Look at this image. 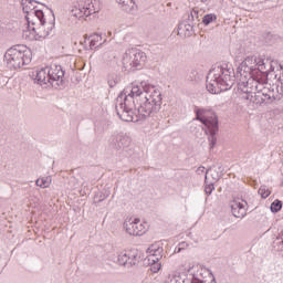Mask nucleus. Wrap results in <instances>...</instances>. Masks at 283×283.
I'll return each mask as SVG.
<instances>
[{
	"mask_svg": "<svg viewBox=\"0 0 283 283\" xmlns=\"http://www.w3.org/2000/svg\"><path fill=\"white\" fill-rule=\"evenodd\" d=\"M163 106V93L155 85L142 82L139 86H133L130 92H122L115 104L117 116L125 123H134L149 118L151 114L160 112Z\"/></svg>",
	"mask_w": 283,
	"mask_h": 283,
	"instance_id": "1",
	"label": "nucleus"
},
{
	"mask_svg": "<svg viewBox=\"0 0 283 283\" xmlns=\"http://www.w3.org/2000/svg\"><path fill=\"white\" fill-rule=\"evenodd\" d=\"M206 83L210 94L227 92L235 83V71L229 64L217 65L209 71Z\"/></svg>",
	"mask_w": 283,
	"mask_h": 283,
	"instance_id": "2",
	"label": "nucleus"
},
{
	"mask_svg": "<svg viewBox=\"0 0 283 283\" xmlns=\"http://www.w3.org/2000/svg\"><path fill=\"white\" fill-rule=\"evenodd\" d=\"M34 83L42 87H65V71L62 65L53 64L51 66L42 67L33 74Z\"/></svg>",
	"mask_w": 283,
	"mask_h": 283,
	"instance_id": "3",
	"label": "nucleus"
},
{
	"mask_svg": "<svg viewBox=\"0 0 283 283\" xmlns=\"http://www.w3.org/2000/svg\"><path fill=\"white\" fill-rule=\"evenodd\" d=\"M196 120H199L207 127L206 134H208V140L210 146V151L216 147L218 143V116L211 109L195 107Z\"/></svg>",
	"mask_w": 283,
	"mask_h": 283,
	"instance_id": "4",
	"label": "nucleus"
},
{
	"mask_svg": "<svg viewBox=\"0 0 283 283\" xmlns=\"http://www.w3.org/2000/svg\"><path fill=\"white\" fill-rule=\"evenodd\" d=\"M4 61L10 70H19L32 61V52L25 45H15L4 54Z\"/></svg>",
	"mask_w": 283,
	"mask_h": 283,
	"instance_id": "5",
	"label": "nucleus"
},
{
	"mask_svg": "<svg viewBox=\"0 0 283 283\" xmlns=\"http://www.w3.org/2000/svg\"><path fill=\"white\" fill-rule=\"evenodd\" d=\"M36 3H41L38 0H22V10L27 14L25 19L28 23L32 25H45V13L41 9H36Z\"/></svg>",
	"mask_w": 283,
	"mask_h": 283,
	"instance_id": "6",
	"label": "nucleus"
},
{
	"mask_svg": "<svg viewBox=\"0 0 283 283\" xmlns=\"http://www.w3.org/2000/svg\"><path fill=\"white\" fill-rule=\"evenodd\" d=\"M255 67H258V59L248 56L237 67L234 76L239 80L255 81Z\"/></svg>",
	"mask_w": 283,
	"mask_h": 283,
	"instance_id": "7",
	"label": "nucleus"
},
{
	"mask_svg": "<svg viewBox=\"0 0 283 283\" xmlns=\"http://www.w3.org/2000/svg\"><path fill=\"white\" fill-rule=\"evenodd\" d=\"M146 61L147 55L145 52L137 49H132L126 51L123 59V65L127 70H142Z\"/></svg>",
	"mask_w": 283,
	"mask_h": 283,
	"instance_id": "8",
	"label": "nucleus"
},
{
	"mask_svg": "<svg viewBox=\"0 0 283 283\" xmlns=\"http://www.w3.org/2000/svg\"><path fill=\"white\" fill-rule=\"evenodd\" d=\"M34 25L36 24L28 22V28L22 33L23 39H27V41H39V39H46V36H50L52 30H54V23H52L51 27L48 28V30H45L43 24L39 23V28Z\"/></svg>",
	"mask_w": 283,
	"mask_h": 283,
	"instance_id": "9",
	"label": "nucleus"
},
{
	"mask_svg": "<svg viewBox=\"0 0 283 283\" xmlns=\"http://www.w3.org/2000/svg\"><path fill=\"white\" fill-rule=\"evenodd\" d=\"M132 145V138L127 136L125 133H118L117 135L113 136L111 140V147L113 149H116V151H120L126 156V158H129L133 156L134 150L129 148Z\"/></svg>",
	"mask_w": 283,
	"mask_h": 283,
	"instance_id": "10",
	"label": "nucleus"
},
{
	"mask_svg": "<svg viewBox=\"0 0 283 283\" xmlns=\"http://www.w3.org/2000/svg\"><path fill=\"white\" fill-rule=\"evenodd\" d=\"M264 70H266L264 60H256V66H254L255 90H258V85H266L269 83V71Z\"/></svg>",
	"mask_w": 283,
	"mask_h": 283,
	"instance_id": "11",
	"label": "nucleus"
},
{
	"mask_svg": "<svg viewBox=\"0 0 283 283\" xmlns=\"http://www.w3.org/2000/svg\"><path fill=\"white\" fill-rule=\"evenodd\" d=\"M124 229L129 235H143L147 229L139 219H129L124 222Z\"/></svg>",
	"mask_w": 283,
	"mask_h": 283,
	"instance_id": "12",
	"label": "nucleus"
},
{
	"mask_svg": "<svg viewBox=\"0 0 283 283\" xmlns=\"http://www.w3.org/2000/svg\"><path fill=\"white\" fill-rule=\"evenodd\" d=\"M239 90L243 94H253V92H260V87L255 88V81L253 80H239Z\"/></svg>",
	"mask_w": 283,
	"mask_h": 283,
	"instance_id": "13",
	"label": "nucleus"
},
{
	"mask_svg": "<svg viewBox=\"0 0 283 283\" xmlns=\"http://www.w3.org/2000/svg\"><path fill=\"white\" fill-rule=\"evenodd\" d=\"M231 211L234 218H244V216H247V209H244V205L238 201H232Z\"/></svg>",
	"mask_w": 283,
	"mask_h": 283,
	"instance_id": "14",
	"label": "nucleus"
},
{
	"mask_svg": "<svg viewBox=\"0 0 283 283\" xmlns=\"http://www.w3.org/2000/svg\"><path fill=\"white\" fill-rule=\"evenodd\" d=\"M126 255L128 259V269L138 264V260H140V252L138 251V249L127 250Z\"/></svg>",
	"mask_w": 283,
	"mask_h": 283,
	"instance_id": "15",
	"label": "nucleus"
},
{
	"mask_svg": "<svg viewBox=\"0 0 283 283\" xmlns=\"http://www.w3.org/2000/svg\"><path fill=\"white\" fill-rule=\"evenodd\" d=\"M71 15L75 19H83V17H90V10H86L85 4H78L71 10Z\"/></svg>",
	"mask_w": 283,
	"mask_h": 283,
	"instance_id": "16",
	"label": "nucleus"
},
{
	"mask_svg": "<svg viewBox=\"0 0 283 283\" xmlns=\"http://www.w3.org/2000/svg\"><path fill=\"white\" fill-rule=\"evenodd\" d=\"M90 41V48H95V50H98L103 43H105V40L103 41V36L98 33H93L88 36ZM103 41V43H101ZM99 43V44H98Z\"/></svg>",
	"mask_w": 283,
	"mask_h": 283,
	"instance_id": "17",
	"label": "nucleus"
},
{
	"mask_svg": "<svg viewBox=\"0 0 283 283\" xmlns=\"http://www.w3.org/2000/svg\"><path fill=\"white\" fill-rule=\"evenodd\" d=\"M124 12H134L136 2L134 0H116Z\"/></svg>",
	"mask_w": 283,
	"mask_h": 283,
	"instance_id": "18",
	"label": "nucleus"
},
{
	"mask_svg": "<svg viewBox=\"0 0 283 283\" xmlns=\"http://www.w3.org/2000/svg\"><path fill=\"white\" fill-rule=\"evenodd\" d=\"M111 126H112V120L101 119L95 124V132H97V134H103V132H107V129H109Z\"/></svg>",
	"mask_w": 283,
	"mask_h": 283,
	"instance_id": "19",
	"label": "nucleus"
},
{
	"mask_svg": "<svg viewBox=\"0 0 283 283\" xmlns=\"http://www.w3.org/2000/svg\"><path fill=\"white\" fill-rule=\"evenodd\" d=\"M178 34H184L185 36H191L193 34V25L188 23H180L178 25Z\"/></svg>",
	"mask_w": 283,
	"mask_h": 283,
	"instance_id": "20",
	"label": "nucleus"
},
{
	"mask_svg": "<svg viewBox=\"0 0 283 283\" xmlns=\"http://www.w3.org/2000/svg\"><path fill=\"white\" fill-rule=\"evenodd\" d=\"M216 21H218L216 13H208L202 18L203 25H210V23H216Z\"/></svg>",
	"mask_w": 283,
	"mask_h": 283,
	"instance_id": "21",
	"label": "nucleus"
},
{
	"mask_svg": "<svg viewBox=\"0 0 283 283\" xmlns=\"http://www.w3.org/2000/svg\"><path fill=\"white\" fill-rule=\"evenodd\" d=\"M117 262L118 264H120V266H127L129 269V261L127 259V251L122 252L118 258H117Z\"/></svg>",
	"mask_w": 283,
	"mask_h": 283,
	"instance_id": "22",
	"label": "nucleus"
},
{
	"mask_svg": "<svg viewBox=\"0 0 283 283\" xmlns=\"http://www.w3.org/2000/svg\"><path fill=\"white\" fill-rule=\"evenodd\" d=\"M273 249L274 251H283V232L281 237H277L274 241H273Z\"/></svg>",
	"mask_w": 283,
	"mask_h": 283,
	"instance_id": "23",
	"label": "nucleus"
},
{
	"mask_svg": "<svg viewBox=\"0 0 283 283\" xmlns=\"http://www.w3.org/2000/svg\"><path fill=\"white\" fill-rule=\"evenodd\" d=\"M270 209L272 211V213H277L279 211H282V201L281 200H274L271 206Z\"/></svg>",
	"mask_w": 283,
	"mask_h": 283,
	"instance_id": "24",
	"label": "nucleus"
},
{
	"mask_svg": "<svg viewBox=\"0 0 283 283\" xmlns=\"http://www.w3.org/2000/svg\"><path fill=\"white\" fill-rule=\"evenodd\" d=\"M36 187H41V189H48L50 187V181L45 178L38 179L35 181Z\"/></svg>",
	"mask_w": 283,
	"mask_h": 283,
	"instance_id": "25",
	"label": "nucleus"
},
{
	"mask_svg": "<svg viewBox=\"0 0 283 283\" xmlns=\"http://www.w3.org/2000/svg\"><path fill=\"white\" fill-rule=\"evenodd\" d=\"M170 283H185V279L180 276V273H175L169 276Z\"/></svg>",
	"mask_w": 283,
	"mask_h": 283,
	"instance_id": "26",
	"label": "nucleus"
},
{
	"mask_svg": "<svg viewBox=\"0 0 283 283\" xmlns=\"http://www.w3.org/2000/svg\"><path fill=\"white\" fill-rule=\"evenodd\" d=\"M117 83H118V76L114 75V74H109L108 75V85H109V87H116Z\"/></svg>",
	"mask_w": 283,
	"mask_h": 283,
	"instance_id": "27",
	"label": "nucleus"
},
{
	"mask_svg": "<svg viewBox=\"0 0 283 283\" xmlns=\"http://www.w3.org/2000/svg\"><path fill=\"white\" fill-rule=\"evenodd\" d=\"M259 193L261 196V198H269L271 196V190H269L266 188V186H262L260 189H259Z\"/></svg>",
	"mask_w": 283,
	"mask_h": 283,
	"instance_id": "28",
	"label": "nucleus"
},
{
	"mask_svg": "<svg viewBox=\"0 0 283 283\" xmlns=\"http://www.w3.org/2000/svg\"><path fill=\"white\" fill-rule=\"evenodd\" d=\"M106 198H109V192L105 191L94 197V202H103Z\"/></svg>",
	"mask_w": 283,
	"mask_h": 283,
	"instance_id": "29",
	"label": "nucleus"
},
{
	"mask_svg": "<svg viewBox=\"0 0 283 283\" xmlns=\"http://www.w3.org/2000/svg\"><path fill=\"white\" fill-rule=\"evenodd\" d=\"M151 258H156V260H163V248H157L156 252L150 253Z\"/></svg>",
	"mask_w": 283,
	"mask_h": 283,
	"instance_id": "30",
	"label": "nucleus"
},
{
	"mask_svg": "<svg viewBox=\"0 0 283 283\" xmlns=\"http://www.w3.org/2000/svg\"><path fill=\"white\" fill-rule=\"evenodd\" d=\"M86 10L90 11V17L91 14H96L98 12V9H94V2H91L86 6Z\"/></svg>",
	"mask_w": 283,
	"mask_h": 283,
	"instance_id": "31",
	"label": "nucleus"
},
{
	"mask_svg": "<svg viewBox=\"0 0 283 283\" xmlns=\"http://www.w3.org/2000/svg\"><path fill=\"white\" fill-rule=\"evenodd\" d=\"M213 189H216V187H213V184L206 186L205 191L207 196H211V193H213Z\"/></svg>",
	"mask_w": 283,
	"mask_h": 283,
	"instance_id": "32",
	"label": "nucleus"
},
{
	"mask_svg": "<svg viewBox=\"0 0 283 283\" xmlns=\"http://www.w3.org/2000/svg\"><path fill=\"white\" fill-rule=\"evenodd\" d=\"M158 248H160V245L157 244H153L147 249V253L151 254V253H156L158 251Z\"/></svg>",
	"mask_w": 283,
	"mask_h": 283,
	"instance_id": "33",
	"label": "nucleus"
},
{
	"mask_svg": "<svg viewBox=\"0 0 283 283\" xmlns=\"http://www.w3.org/2000/svg\"><path fill=\"white\" fill-rule=\"evenodd\" d=\"M150 271L153 273H158L160 271V263H151Z\"/></svg>",
	"mask_w": 283,
	"mask_h": 283,
	"instance_id": "34",
	"label": "nucleus"
},
{
	"mask_svg": "<svg viewBox=\"0 0 283 283\" xmlns=\"http://www.w3.org/2000/svg\"><path fill=\"white\" fill-rule=\"evenodd\" d=\"M148 262H151V264H158V262H160V260H156V256L151 258V254H149Z\"/></svg>",
	"mask_w": 283,
	"mask_h": 283,
	"instance_id": "35",
	"label": "nucleus"
},
{
	"mask_svg": "<svg viewBox=\"0 0 283 283\" xmlns=\"http://www.w3.org/2000/svg\"><path fill=\"white\" fill-rule=\"evenodd\" d=\"M93 4H94L93 10H98V11L101 10V7L98 6V1H94Z\"/></svg>",
	"mask_w": 283,
	"mask_h": 283,
	"instance_id": "36",
	"label": "nucleus"
},
{
	"mask_svg": "<svg viewBox=\"0 0 283 283\" xmlns=\"http://www.w3.org/2000/svg\"><path fill=\"white\" fill-rule=\"evenodd\" d=\"M185 247H187V243L186 242H181L179 243V250H178V253L180 252L181 249H185Z\"/></svg>",
	"mask_w": 283,
	"mask_h": 283,
	"instance_id": "37",
	"label": "nucleus"
},
{
	"mask_svg": "<svg viewBox=\"0 0 283 283\" xmlns=\"http://www.w3.org/2000/svg\"><path fill=\"white\" fill-rule=\"evenodd\" d=\"M263 96L264 98H262V101H271V95L263 93Z\"/></svg>",
	"mask_w": 283,
	"mask_h": 283,
	"instance_id": "38",
	"label": "nucleus"
},
{
	"mask_svg": "<svg viewBox=\"0 0 283 283\" xmlns=\"http://www.w3.org/2000/svg\"><path fill=\"white\" fill-rule=\"evenodd\" d=\"M46 8V10H50L52 17H53V20H54V11L52 9H49L48 6H44Z\"/></svg>",
	"mask_w": 283,
	"mask_h": 283,
	"instance_id": "39",
	"label": "nucleus"
},
{
	"mask_svg": "<svg viewBox=\"0 0 283 283\" xmlns=\"http://www.w3.org/2000/svg\"><path fill=\"white\" fill-rule=\"evenodd\" d=\"M191 17H198V12H197V11H193V12L191 13Z\"/></svg>",
	"mask_w": 283,
	"mask_h": 283,
	"instance_id": "40",
	"label": "nucleus"
},
{
	"mask_svg": "<svg viewBox=\"0 0 283 283\" xmlns=\"http://www.w3.org/2000/svg\"><path fill=\"white\" fill-rule=\"evenodd\" d=\"M201 1V3H207V0H200Z\"/></svg>",
	"mask_w": 283,
	"mask_h": 283,
	"instance_id": "41",
	"label": "nucleus"
},
{
	"mask_svg": "<svg viewBox=\"0 0 283 283\" xmlns=\"http://www.w3.org/2000/svg\"><path fill=\"white\" fill-rule=\"evenodd\" d=\"M199 169H202V170H205V167H199Z\"/></svg>",
	"mask_w": 283,
	"mask_h": 283,
	"instance_id": "42",
	"label": "nucleus"
},
{
	"mask_svg": "<svg viewBox=\"0 0 283 283\" xmlns=\"http://www.w3.org/2000/svg\"><path fill=\"white\" fill-rule=\"evenodd\" d=\"M192 74H196V71H192Z\"/></svg>",
	"mask_w": 283,
	"mask_h": 283,
	"instance_id": "43",
	"label": "nucleus"
},
{
	"mask_svg": "<svg viewBox=\"0 0 283 283\" xmlns=\"http://www.w3.org/2000/svg\"><path fill=\"white\" fill-rule=\"evenodd\" d=\"M210 275H213V273H212V272H210Z\"/></svg>",
	"mask_w": 283,
	"mask_h": 283,
	"instance_id": "44",
	"label": "nucleus"
}]
</instances>
